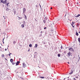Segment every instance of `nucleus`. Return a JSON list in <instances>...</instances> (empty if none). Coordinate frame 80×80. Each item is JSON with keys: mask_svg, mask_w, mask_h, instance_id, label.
<instances>
[{"mask_svg": "<svg viewBox=\"0 0 80 80\" xmlns=\"http://www.w3.org/2000/svg\"><path fill=\"white\" fill-rule=\"evenodd\" d=\"M76 78H78V77L77 76H76Z\"/></svg>", "mask_w": 80, "mask_h": 80, "instance_id": "34", "label": "nucleus"}, {"mask_svg": "<svg viewBox=\"0 0 80 80\" xmlns=\"http://www.w3.org/2000/svg\"><path fill=\"white\" fill-rule=\"evenodd\" d=\"M10 62H11V63H12V62H13V59H10Z\"/></svg>", "mask_w": 80, "mask_h": 80, "instance_id": "10", "label": "nucleus"}, {"mask_svg": "<svg viewBox=\"0 0 80 80\" xmlns=\"http://www.w3.org/2000/svg\"><path fill=\"white\" fill-rule=\"evenodd\" d=\"M64 53H65V54H66V53H67V52L66 51H65L64 52Z\"/></svg>", "mask_w": 80, "mask_h": 80, "instance_id": "27", "label": "nucleus"}, {"mask_svg": "<svg viewBox=\"0 0 80 80\" xmlns=\"http://www.w3.org/2000/svg\"><path fill=\"white\" fill-rule=\"evenodd\" d=\"M53 24H54V23H53Z\"/></svg>", "mask_w": 80, "mask_h": 80, "instance_id": "57", "label": "nucleus"}, {"mask_svg": "<svg viewBox=\"0 0 80 80\" xmlns=\"http://www.w3.org/2000/svg\"><path fill=\"white\" fill-rule=\"evenodd\" d=\"M41 33H42V31L41 32Z\"/></svg>", "mask_w": 80, "mask_h": 80, "instance_id": "40", "label": "nucleus"}, {"mask_svg": "<svg viewBox=\"0 0 80 80\" xmlns=\"http://www.w3.org/2000/svg\"><path fill=\"white\" fill-rule=\"evenodd\" d=\"M25 16V18L26 19V20H27V16L25 15H24Z\"/></svg>", "mask_w": 80, "mask_h": 80, "instance_id": "25", "label": "nucleus"}, {"mask_svg": "<svg viewBox=\"0 0 80 80\" xmlns=\"http://www.w3.org/2000/svg\"><path fill=\"white\" fill-rule=\"evenodd\" d=\"M72 25V27H73V28H74V26H73V24H71Z\"/></svg>", "mask_w": 80, "mask_h": 80, "instance_id": "32", "label": "nucleus"}, {"mask_svg": "<svg viewBox=\"0 0 80 80\" xmlns=\"http://www.w3.org/2000/svg\"><path fill=\"white\" fill-rule=\"evenodd\" d=\"M79 16H80V14H78V15L76 16L75 17H79Z\"/></svg>", "mask_w": 80, "mask_h": 80, "instance_id": "12", "label": "nucleus"}, {"mask_svg": "<svg viewBox=\"0 0 80 80\" xmlns=\"http://www.w3.org/2000/svg\"><path fill=\"white\" fill-rule=\"evenodd\" d=\"M61 49H63V47H62V46H61Z\"/></svg>", "mask_w": 80, "mask_h": 80, "instance_id": "29", "label": "nucleus"}, {"mask_svg": "<svg viewBox=\"0 0 80 80\" xmlns=\"http://www.w3.org/2000/svg\"><path fill=\"white\" fill-rule=\"evenodd\" d=\"M25 27V25L24 24H22L21 25V27L22 28H24V27Z\"/></svg>", "mask_w": 80, "mask_h": 80, "instance_id": "9", "label": "nucleus"}, {"mask_svg": "<svg viewBox=\"0 0 80 80\" xmlns=\"http://www.w3.org/2000/svg\"><path fill=\"white\" fill-rule=\"evenodd\" d=\"M73 79L74 80H76V79H75V78H73Z\"/></svg>", "mask_w": 80, "mask_h": 80, "instance_id": "38", "label": "nucleus"}, {"mask_svg": "<svg viewBox=\"0 0 80 80\" xmlns=\"http://www.w3.org/2000/svg\"><path fill=\"white\" fill-rule=\"evenodd\" d=\"M35 20H36V19H35Z\"/></svg>", "mask_w": 80, "mask_h": 80, "instance_id": "54", "label": "nucleus"}, {"mask_svg": "<svg viewBox=\"0 0 80 80\" xmlns=\"http://www.w3.org/2000/svg\"><path fill=\"white\" fill-rule=\"evenodd\" d=\"M25 11H26V9H25V8H24L23 9V13L25 14Z\"/></svg>", "mask_w": 80, "mask_h": 80, "instance_id": "3", "label": "nucleus"}, {"mask_svg": "<svg viewBox=\"0 0 80 80\" xmlns=\"http://www.w3.org/2000/svg\"><path fill=\"white\" fill-rule=\"evenodd\" d=\"M78 57H79V55H78Z\"/></svg>", "mask_w": 80, "mask_h": 80, "instance_id": "49", "label": "nucleus"}, {"mask_svg": "<svg viewBox=\"0 0 80 80\" xmlns=\"http://www.w3.org/2000/svg\"><path fill=\"white\" fill-rule=\"evenodd\" d=\"M73 73V71L72 70L71 72L69 73V75H72Z\"/></svg>", "mask_w": 80, "mask_h": 80, "instance_id": "7", "label": "nucleus"}, {"mask_svg": "<svg viewBox=\"0 0 80 80\" xmlns=\"http://www.w3.org/2000/svg\"><path fill=\"white\" fill-rule=\"evenodd\" d=\"M20 61H17V62L16 63V66H17V65H19V63H20Z\"/></svg>", "mask_w": 80, "mask_h": 80, "instance_id": "4", "label": "nucleus"}, {"mask_svg": "<svg viewBox=\"0 0 80 80\" xmlns=\"http://www.w3.org/2000/svg\"><path fill=\"white\" fill-rule=\"evenodd\" d=\"M2 58H3V57H4V54H2Z\"/></svg>", "mask_w": 80, "mask_h": 80, "instance_id": "15", "label": "nucleus"}, {"mask_svg": "<svg viewBox=\"0 0 80 80\" xmlns=\"http://www.w3.org/2000/svg\"><path fill=\"white\" fill-rule=\"evenodd\" d=\"M66 0V1H67V0Z\"/></svg>", "mask_w": 80, "mask_h": 80, "instance_id": "53", "label": "nucleus"}, {"mask_svg": "<svg viewBox=\"0 0 80 80\" xmlns=\"http://www.w3.org/2000/svg\"><path fill=\"white\" fill-rule=\"evenodd\" d=\"M44 29H47V27H45L44 28Z\"/></svg>", "mask_w": 80, "mask_h": 80, "instance_id": "33", "label": "nucleus"}, {"mask_svg": "<svg viewBox=\"0 0 80 80\" xmlns=\"http://www.w3.org/2000/svg\"><path fill=\"white\" fill-rule=\"evenodd\" d=\"M3 17H4V16H3Z\"/></svg>", "mask_w": 80, "mask_h": 80, "instance_id": "52", "label": "nucleus"}, {"mask_svg": "<svg viewBox=\"0 0 80 80\" xmlns=\"http://www.w3.org/2000/svg\"><path fill=\"white\" fill-rule=\"evenodd\" d=\"M76 35H77V36H78V33L77 32H76Z\"/></svg>", "mask_w": 80, "mask_h": 80, "instance_id": "19", "label": "nucleus"}, {"mask_svg": "<svg viewBox=\"0 0 80 80\" xmlns=\"http://www.w3.org/2000/svg\"><path fill=\"white\" fill-rule=\"evenodd\" d=\"M42 34H40V35H39V37H42Z\"/></svg>", "mask_w": 80, "mask_h": 80, "instance_id": "31", "label": "nucleus"}, {"mask_svg": "<svg viewBox=\"0 0 80 80\" xmlns=\"http://www.w3.org/2000/svg\"><path fill=\"white\" fill-rule=\"evenodd\" d=\"M7 49H8V48H7Z\"/></svg>", "mask_w": 80, "mask_h": 80, "instance_id": "56", "label": "nucleus"}, {"mask_svg": "<svg viewBox=\"0 0 80 80\" xmlns=\"http://www.w3.org/2000/svg\"><path fill=\"white\" fill-rule=\"evenodd\" d=\"M68 63H69V62H68Z\"/></svg>", "mask_w": 80, "mask_h": 80, "instance_id": "55", "label": "nucleus"}, {"mask_svg": "<svg viewBox=\"0 0 80 80\" xmlns=\"http://www.w3.org/2000/svg\"><path fill=\"white\" fill-rule=\"evenodd\" d=\"M1 3H2L4 4H6V3H7V0H1Z\"/></svg>", "mask_w": 80, "mask_h": 80, "instance_id": "1", "label": "nucleus"}, {"mask_svg": "<svg viewBox=\"0 0 80 80\" xmlns=\"http://www.w3.org/2000/svg\"><path fill=\"white\" fill-rule=\"evenodd\" d=\"M5 51H7V49H5Z\"/></svg>", "mask_w": 80, "mask_h": 80, "instance_id": "37", "label": "nucleus"}, {"mask_svg": "<svg viewBox=\"0 0 80 80\" xmlns=\"http://www.w3.org/2000/svg\"><path fill=\"white\" fill-rule=\"evenodd\" d=\"M13 44H15V43H16V42H15V41H14V42H13Z\"/></svg>", "mask_w": 80, "mask_h": 80, "instance_id": "23", "label": "nucleus"}, {"mask_svg": "<svg viewBox=\"0 0 80 80\" xmlns=\"http://www.w3.org/2000/svg\"><path fill=\"white\" fill-rule=\"evenodd\" d=\"M51 9H52V8H51Z\"/></svg>", "mask_w": 80, "mask_h": 80, "instance_id": "43", "label": "nucleus"}, {"mask_svg": "<svg viewBox=\"0 0 80 80\" xmlns=\"http://www.w3.org/2000/svg\"><path fill=\"white\" fill-rule=\"evenodd\" d=\"M70 20V21H72V19L71 20Z\"/></svg>", "mask_w": 80, "mask_h": 80, "instance_id": "45", "label": "nucleus"}, {"mask_svg": "<svg viewBox=\"0 0 80 80\" xmlns=\"http://www.w3.org/2000/svg\"><path fill=\"white\" fill-rule=\"evenodd\" d=\"M74 23H75V22H72V23L73 24H74Z\"/></svg>", "mask_w": 80, "mask_h": 80, "instance_id": "36", "label": "nucleus"}, {"mask_svg": "<svg viewBox=\"0 0 80 80\" xmlns=\"http://www.w3.org/2000/svg\"><path fill=\"white\" fill-rule=\"evenodd\" d=\"M12 64L13 65H14V64H15V62H12Z\"/></svg>", "mask_w": 80, "mask_h": 80, "instance_id": "28", "label": "nucleus"}, {"mask_svg": "<svg viewBox=\"0 0 80 80\" xmlns=\"http://www.w3.org/2000/svg\"><path fill=\"white\" fill-rule=\"evenodd\" d=\"M67 55H68V57H70V55H71V56L72 55V54L70 52H69L68 53H67Z\"/></svg>", "mask_w": 80, "mask_h": 80, "instance_id": "2", "label": "nucleus"}, {"mask_svg": "<svg viewBox=\"0 0 80 80\" xmlns=\"http://www.w3.org/2000/svg\"><path fill=\"white\" fill-rule=\"evenodd\" d=\"M22 67H23V68H25V67H26V64H25V63H23L22 64Z\"/></svg>", "mask_w": 80, "mask_h": 80, "instance_id": "6", "label": "nucleus"}, {"mask_svg": "<svg viewBox=\"0 0 80 80\" xmlns=\"http://www.w3.org/2000/svg\"><path fill=\"white\" fill-rule=\"evenodd\" d=\"M2 42H3V43H4V41H2Z\"/></svg>", "mask_w": 80, "mask_h": 80, "instance_id": "42", "label": "nucleus"}, {"mask_svg": "<svg viewBox=\"0 0 80 80\" xmlns=\"http://www.w3.org/2000/svg\"><path fill=\"white\" fill-rule=\"evenodd\" d=\"M69 51H73V49L72 48H69Z\"/></svg>", "mask_w": 80, "mask_h": 80, "instance_id": "5", "label": "nucleus"}, {"mask_svg": "<svg viewBox=\"0 0 80 80\" xmlns=\"http://www.w3.org/2000/svg\"><path fill=\"white\" fill-rule=\"evenodd\" d=\"M43 23H45L46 22V21H45V20H43Z\"/></svg>", "mask_w": 80, "mask_h": 80, "instance_id": "16", "label": "nucleus"}, {"mask_svg": "<svg viewBox=\"0 0 80 80\" xmlns=\"http://www.w3.org/2000/svg\"><path fill=\"white\" fill-rule=\"evenodd\" d=\"M44 17H45V16H43Z\"/></svg>", "mask_w": 80, "mask_h": 80, "instance_id": "47", "label": "nucleus"}, {"mask_svg": "<svg viewBox=\"0 0 80 80\" xmlns=\"http://www.w3.org/2000/svg\"><path fill=\"white\" fill-rule=\"evenodd\" d=\"M32 44H30L29 45V47H32Z\"/></svg>", "mask_w": 80, "mask_h": 80, "instance_id": "14", "label": "nucleus"}, {"mask_svg": "<svg viewBox=\"0 0 80 80\" xmlns=\"http://www.w3.org/2000/svg\"><path fill=\"white\" fill-rule=\"evenodd\" d=\"M48 20H49L48 19V22H49V21H48Z\"/></svg>", "mask_w": 80, "mask_h": 80, "instance_id": "44", "label": "nucleus"}, {"mask_svg": "<svg viewBox=\"0 0 80 80\" xmlns=\"http://www.w3.org/2000/svg\"><path fill=\"white\" fill-rule=\"evenodd\" d=\"M58 57H60V54H58Z\"/></svg>", "mask_w": 80, "mask_h": 80, "instance_id": "17", "label": "nucleus"}, {"mask_svg": "<svg viewBox=\"0 0 80 80\" xmlns=\"http://www.w3.org/2000/svg\"><path fill=\"white\" fill-rule=\"evenodd\" d=\"M37 46H38V44H35V48H37Z\"/></svg>", "mask_w": 80, "mask_h": 80, "instance_id": "11", "label": "nucleus"}, {"mask_svg": "<svg viewBox=\"0 0 80 80\" xmlns=\"http://www.w3.org/2000/svg\"><path fill=\"white\" fill-rule=\"evenodd\" d=\"M79 59H80V57L79 58Z\"/></svg>", "mask_w": 80, "mask_h": 80, "instance_id": "48", "label": "nucleus"}, {"mask_svg": "<svg viewBox=\"0 0 80 80\" xmlns=\"http://www.w3.org/2000/svg\"><path fill=\"white\" fill-rule=\"evenodd\" d=\"M36 7H37V8H38V5H36Z\"/></svg>", "mask_w": 80, "mask_h": 80, "instance_id": "26", "label": "nucleus"}, {"mask_svg": "<svg viewBox=\"0 0 80 80\" xmlns=\"http://www.w3.org/2000/svg\"><path fill=\"white\" fill-rule=\"evenodd\" d=\"M18 18H19V20H20L21 19H22V17H18Z\"/></svg>", "mask_w": 80, "mask_h": 80, "instance_id": "22", "label": "nucleus"}, {"mask_svg": "<svg viewBox=\"0 0 80 80\" xmlns=\"http://www.w3.org/2000/svg\"><path fill=\"white\" fill-rule=\"evenodd\" d=\"M14 15H15V14H16V11H14Z\"/></svg>", "mask_w": 80, "mask_h": 80, "instance_id": "21", "label": "nucleus"}, {"mask_svg": "<svg viewBox=\"0 0 80 80\" xmlns=\"http://www.w3.org/2000/svg\"><path fill=\"white\" fill-rule=\"evenodd\" d=\"M8 47H9V46H8Z\"/></svg>", "mask_w": 80, "mask_h": 80, "instance_id": "51", "label": "nucleus"}, {"mask_svg": "<svg viewBox=\"0 0 80 80\" xmlns=\"http://www.w3.org/2000/svg\"><path fill=\"white\" fill-rule=\"evenodd\" d=\"M3 40H4V39H3V41H2V42H3Z\"/></svg>", "mask_w": 80, "mask_h": 80, "instance_id": "41", "label": "nucleus"}, {"mask_svg": "<svg viewBox=\"0 0 80 80\" xmlns=\"http://www.w3.org/2000/svg\"><path fill=\"white\" fill-rule=\"evenodd\" d=\"M78 41L79 42H80V38H78Z\"/></svg>", "mask_w": 80, "mask_h": 80, "instance_id": "24", "label": "nucleus"}, {"mask_svg": "<svg viewBox=\"0 0 80 80\" xmlns=\"http://www.w3.org/2000/svg\"><path fill=\"white\" fill-rule=\"evenodd\" d=\"M44 19L45 20H47L48 19V18H47V17H45Z\"/></svg>", "mask_w": 80, "mask_h": 80, "instance_id": "13", "label": "nucleus"}, {"mask_svg": "<svg viewBox=\"0 0 80 80\" xmlns=\"http://www.w3.org/2000/svg\"><path fill=\"white\" fill-rule=\"evenodd\" d=\"M20 60V59H19Z\"/></svg>", "mask_w": 80, "mask_h": 80, "instance_id": "50", "label": "nucleus"}, {"mask_svg": "<svg viewBox=\"0 0 80 80\" xmlns=\"http://www.w3.org/2000/svg\"><path fill=\"white\" fill-rule=\"evenodd\" d=\"M6 10L7 11V12H8V11H9V10H10V9H9L8 8H6Z\"/></svg>", "mask_w": 80, "mask_h": 80, "instance_id": "8", "label": "nucleus"}, {"mask_svg": "<svg viewBox=\"0 0 80 80\" xmlns=\"http://www.w3.org/2000/svg\"><path fill=\"white\" fill-rule=\"evenodd\" d=\"M12 53L9 52V54H8V55L9 56V57H10V55H12Z\"/></svg>", "mask_w": 80, "mask_h": 80, "instance_id": "20", "label": "nucleus"}, {"mask_svg": "<svg viewBox=\"0 0 80 80\" xmlns=\"http://www.w3.org/2000/svg\"><path fill=\"white\" fill-rule=\"evenodd\" d=\"M29 51H30V50H29L28 51V52H29Z\"/></svg>", "mask_w": 80, "mask_h": 80, "instance_id": "46", "label": "nucleus"}, {"mask_svg": "<svg viewBox=\"0 0 80 80\" xmlns=\"http://www.w3.org/2000/svg\"><path fill=\"white\" fill-rule=\"evenodd\" d=\"M23 24L24 25H25V23H26L25 22V21H23Z\"/></svg>", "mask_w": 80, "mask_h": 80, "instance_id": "18", "label": "nucleus"}, {"mask_svg": "<svg viewBox=\"0 0 80 80\" xmlns=\"http://www.w3.org/2000/svg\"><path fill=\"white\" fill-rule=\"evenodd\" d=\"M39 6H40V8H41V5H40V4H39Z\"/></svg>", "mask_w": 80, "mask_h": 80, "instance_id": "39", "label": "nucleus"}, {"mask_svg": "<svg viewBox=\"0 0 80 80\" xmlns=\"http://www.w3.org/2000/svg\"><path fill=\"white\" fill-rule=\"evenodd\" d=\"M41 78H44V77H41Z\"/></svg>", "mask_w": 80, "mask_h": 80, "instance_id": "35", "label": "nucleus"}, {"mask_svg": "<svg viewBox=\"0 0 80 80\" xmlns=\"http://www.w3.org/2000/svg\"><path fill=\"white\" fill-rule=\"evenodd\" d=\"M9 4V3H7L6 4V5H7V6H8Z\"/></svg>", "mask_w": 80, "mask_h": 80, "instance_id": "30", "label": "nucleus"}]
</instances>
